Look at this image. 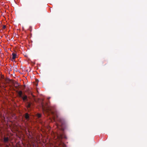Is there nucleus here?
<instances>
[{
	"instance_id": "12",
	"label": "nucleus",
	"mask_w": 147,
	"mask_h": 147,
	"mask_svg": "<svg viewBox=\"0 0 147 147\" xmlns=\"http://www.w3.org/2000/svg\"><path fill=\"white\" fill-rule=\"evenodd\" d=\"M61 138H62V137L61 136Z\"/></svg>"
},
{
	"instance_id": "4",
	"label": "nucleus",
	"mask_w": 147,
	"mask_h": 147,
	"mask_svg": "<svg viewBox=\"0 0 147 147\" xmlns=\"http://www.w3.org/2000/svg\"><path fill=\"white\" fill-rule=\"evenodd\" d=\"M9 140V138L7 137H4V142L5 143L7 142Z\"/></svg>"
},
{
	"instance_id": "5",
	"label": "nucleus",
	"mask_w": 147,
	"mask_h": 147,
	"mask_svg": "<svg viewBox=\"0 0 147 147\" xmlns=\"http://www.w3.org/2000/svg\"><path fill=\"white\" fill-rule=\"evenodd\" d=\"M25 118L26 119L28 120L29 119V116L28 113H27L25 114Z\"/></svg>"
},
{
	"instance_id": "7",
	"label": "nucleus",
	"mask_w": 147,
	"mask_h": 147,
	"mask_svg": "<svg viewBox=\"0 0 147 147\" xmlns=\"http://www.w3.org/2000/svg\"><path fill=\"white\" fill-rule=\"evenodd\" d=\"M36 116L38 119L40 118L41 117V115L40 113H37L36 115Z\"/></svg>"
},
{
	"instance_id": "3",
	"label": "nucleus",
	"mask_w": 147,
	"mask_h": 147,
	"mask_svg": "<svg viewBox=\"0 0 147 147\" xmlns=\"http://www.w3.org/2000/svg\"><path fill=\"white\" fill-rule=\"evenodd\" d=\"M57 120L60 123L62 129L63 131L64 130L67 126L65 121L62 118H59Z\"/></svg>"
},
{
	"instance_id": "6",
	"label": "nucleus",
	"mask_w": 147,
	"mask_h": 147,
	"mask_svg": "<svg viewBox=\"0 0 147 147\" xmlns=\"http://www.w3.org/2000/svg\"><path fill=\"white\" fill-rule=\"evenodd\" d=\"M12 55H13L12 59H14L16 58V54L14 53H12Z\"/></svg>"
},
{
	"instance_id": "2",
	"label": "nucleus",
	"mask_w": 147,
	"mask_h": 147,
	"mask_svg": "<svg viewBox=\"0 0 147 147\" xmlns=\"http://www.w3.org/2000/svg\"><path fill=\"white\" fill-rule=\"evenodd\" d=\"M17 92L18 94L19 97L22 98L24 101H26V106L27 108L30 107L32 103L28 102L27 96L25 95L24 93H23L22 91H17Z\"/></svg>"
},
{
	"instance_id": "8",
	"label": "nucleus",
	"mask_w": 147,
	"mask_h": 147,
	"mask_svg": "<svg viewBox=\"0 0 147 147\" xmlns=\"http://www.w3.org/2000/svg\"><path fill=\"white\" fill-rule=\"evenodd\" d=\"M5 28H6V26H5L4 25V26H3V28H3V29H5Z\"/></svg>"
},
{
	"instance_id": "10",
	"label": "nucleus",
	"mask_w": 147,
	"mask_h": 147,
	"mask_svg": "<svg viewBox=\"0 0 147 147\" xmlns=\"http://www.w3.org/2000/svg\"><path fill=\"white\" fill-rule=\"evenodd\" d=\"M56 117H57V118L58 117V116L57 115H56Z\"/></svg>"
},
{
	"instance_id": "11",
	"label": "nucleus",
	"mask_w": 147,
	"mask_h": 147,
	"mask_svg": "<svg viewBox=\"0 0 147 147\" xmlns=\"http://www.w3.org/2000/svg\"><path fill=\"white\" fill-rule=\"evenodd\" d=\"M7 146V147H8V145H7V146Z\"/></svg>"
},
{
	"instance_id": "1",
	"label": "nucleus",
	"mask_w": 147,
	"mask_h": 147,
	"mask_svg": "<svg viewBox=\"0 0 147 147\" xmlns=\"http://www.w3.org/2000/svg\"><path fill=\"white\" fill-rule=\"evenodd\" d=\"M41 106L44 113L45 112L47 113L48 115H49L50 114H52L53 115L54 118L55 117V113L53 112L54 108L48 106L47 104L46 105H45L43 102L41 103Z\"/></svg>"
},
{
	"instance_id": "9",
	"label": "nucleus",
	"mask_w": 147,
	"mask_h": 147,
	"mask_svg": "<svg viewBox=\"0 0 147 147\" xmlns=\"http://www.w3.org/2000/svg\"><path fill=\"white\" fill-rule=\"evenodd\" d=\"M16 84H17L18 85H18V84L17 82H16Z\"/></svg>"
}]
</instances>
